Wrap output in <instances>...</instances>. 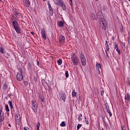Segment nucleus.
<instances>
[{"instance_id": "obj_9", "label": "nucleus", "mask_w": 130, "mask_h": 130, "mask_svg": "<svg viewBox=\"0 0 130 130\" xmlns=\"http://www.w3.org/2000/svg\"><path fill=\"white\" fill-rule=\"evenodd\" d=\"M58 6H60L62 8L63 11H67V6L66 4L63 3V1H62L60 3H59Z\"/></svg>"}, {"instance_id": "obj_3", "label": "nucleus", "mask_w": 130, "mask_h": 130, "mask_svg": "<svg viewBox=\"0 0 130 130\" xmlns=\"http://www.w3.org/2000/svg\"><path fill=\"white\" fill-rule=\"evenodd\" d=\"M72 61L74 66H78L79 64V58L75 53H72L71 55Z\"/></svg>"}, {"instance_id": "obj_62", "label": "nucleus", "mask_w": 130, "mask_h": 130, "mask_svg": "<svg viewBox=\"0 0 130 130\" xmlns=\"http://www.w3.org/2000/svg\"><path fill=\"white\" fill-rule=\"evenodd\" d=\"M128 2H130V0H128Z\"/></svg>"}, {"instance_id": "obj_28", "label": "nucleus", "mask_w": 130, "mask_h": 130, "mask_svg": "<svg viewBox=\"0 0 130 130\" xmlns=\"http://www.w3.org/2000/svg\"><path fill=\"white\" fill-rule=\"evenodd\" d=\"M3 89L4 90H8V84L7 83H5L3 86Z\"/></svg>"}, {"instance_id": "obj_34", "label": "nucleus", "mask_w": 130, "mask_h": 130, "mask_svg": "<svg viewBox=\"0 0 130 130\" xmlns=\"http://www.w3.org/2000/svg\"><path fill=\"white\" fill-rule=\"evenodd\" d=\"M39 98H40V99H41L42 102H44V97H43V96L40 95L39 96Z\"/></svg>"}, {"instance_id": "obj_51", "label": "nucleus", "mask_w": 130, "mask_h": 130, "mask_svg": "<svg viewBox=\"0 0 130 130\" xmlns=\"http://www.w3.org/2000/svg\"><path fill=\"white\" fill-rule=\"evenodd\" d=\"M37 66L39 67V62L38 61V60L37 61Z\"/></svg>"}, {"instance_id": "obj_1", "label": "nucleus", "mask_w": 130, "mask_h": 130, "mask_svg": "<svg viewBox=\"0 0 130 130\" xmlns=\"http://www.w3.org/2000/svg\"><path fill=\"white\" fill-rule=\"evenodd\" d=\"M96 16L99 18L100 28L104 30V31H106V29H107V22L105 20V18H104L103 13L102 11H99Z\"/></svg>"}, {"instance_id": "obj_45", "label": "nucleus", "mask_w": 130, "mask_h": 130, "mask_svg": "<svg viewBox=\"0 0 130 130\" xmlns=\"http://www.w3.org/2000/svg\"><path fill=\"white\" fill-rule=\"evenodd\" d=\"M79 117L78 118V121H81L82 120V118L80 116V115H78Z\"/></svg>"}, {"instance_id": "obj_64", "label": "nucleus", "mask_w": 130, "mask_h": 130, "mask_svg": "<svg viewBox=\"0 0 130 130\" xmlns=\"http://www.w3.org/2000/svg\"><path fill=\"white\" fill-rule=\"evenodd\" d=\"M2 0H0V1H1Z\"/></svg>"}, {"instance_id": "obj_43", "label": "nucleus", "mask_w": 130, "mask_h": 130, "mask_svg": "<svg viewBox=\"0 0 130 130\" xmlns=\"http://www.w3.org/2000/svg\"><path fill=\"white\" fill-rule=\"evenodd\" d=\"M116 51H117L118 54H119V55H120V54H121L120 50H119L118 48V49H116Z\"/></svg>"}, {"instance_id": "obj_41", "label": "nucleus", "mask_w": 130, "mask_h": 130, "mask_svg": "<svg viewBox=\"0 0 130 130\" xmlns=\"http://www.w3.org/2000/svg\"><path fill=\"white\" fill-rule=\"evenodd\" d=\"M18 71L20 72V73H18V74H23V69L22 68H19Z\"/></svg>"}, {"instance_id": "obj_35", "label": "nucleus", "mask_w": 130, "mask_h": 130, "mask_svg": "<svg viewBox=\"0 0 130 130\" xmlns=\"http://www.w3.org/2000/svg\"><path fill=\"white\" fill-rule=\"evenodd\" d=\"M70 5L71 6V9L73 10L74 8L73 7V0H69Z\"/></svg>"}, {"instance_id": "obj_14", "label": "nucleus", "mask_w": 130, "mask_h": 130, "mask_svg": "<svg viewBox=\"0 0 130 130\" xmlns=\"http://www.w3.org/2000/svg\"><path fill=\"white\" fill-rule=\"evenodd\" d=\"M125 102L126 103H128L130 101V95L128 93H127L126 95H125Z\"/></svg>"}, {"instance_id": "obj_52", "label": "nucleus", "mask_w": 130, "mask_h": 130, "mask_svg": "<svg viewBox=\"0 0 130 130\" xmlns=\"http://www.w3.org/2000/svg\"><path fill=\"white\" fill-rule=\"evenodd\" d=\"M7 97L10 98L11 97V93L8 94Z\"/></svg>"}, {"instance_id": "obj_58", "label": "nucleus", "mask_w": 130, "mask_h": 130, "mask_svg": "<svg viewBox=\"0 0 130 130\" xmlns=\"http://www.w3.org/2000/svg\"><path fill=\"white\" fill-rule=\"evenodd\" d=\"M80 115L81 117H82V114H80Z\"/></svg>"}, {"instance_id": "obj_36", "label": "nucleus", "mask_w": 130, "mask_h": 130, "mask_svg": "<svg viewBox=\"0 0 130 130\" xmlns=\"http://www.w3.org/2000/svg\"><path fill=\"white\" fill-rule=\"evenodd\" d=\"M39 127H40V122H38L37 123V129H39Z\"/></svg>"}, {"instance_id": "obj_26", "label": "nucleus", "mask_w": 130, "mask_h": 130, "mask_svg": "<svg viewBox=\"0 0 130 130\" xmlns=\"http://www.w3.org/2000/svg\"><path fill=\"white\" fill-rule=\"evenodd\" d=\"M53 1H54V4H55V5H59V4H60L62 1V0H53Z\"/></svg>"}, {"instance_id": "obj_4", "label": "nucleus", "mask_w": 130, "mask_h": 130, "mask_svg": "<svg viewBox=\"0 0 130 130\" xmlns=\"http://www.w3.org/2000/svg\"><path fill=\"white\" fill-rule=\"evenodd\" d=\"M31 109L35 113H37V109H38V104L36 101L31 100Z\"/></svg>"}, {"instance_id": "obj_12", "label": "nucleus", "mask_w": 130, "mask_h": 130, "mask_svg": "<svg viewBox=\"0 0 130 130\" xmlns=\"http://www.w3.org/2000/svg\"><path fill=\"white\" fill-rule=\"evenodd\" d=\"M102 119H103L104 124L106 126V129H108V128H109V125H108V123H107V122H106V120H105V117H102Z\"/></svg>"}, {"instance_id": "obj_49", "label": "nucleus", "mask_w": 130, "mask_h": 130, "mask_svg": "<svg viewBox=\"0 0 130 130\" xmlns=\"http://www.w3.org/2000/svg\"><path fill=\"white\" fill-rule=\"evenodd\" d=\"M130 42V35H129V36L128 37V42Z\"/></svg>"}, {"instance_id": "obj_60", "label": "nucleus", "mask_w": 130, "mask_h": 130, "mask_svg": "<svg viewBox=\"0 0 130 130\" xmlns=\"http://www.w3.org/2000/svg\"><path fill=\"white\" fill-rule=\"evenodd\" d=\"M107 119H108V121H109V118L108 117H107Z\"/></svg>"}, {"instance_id": "obj_23", "label": "nucleus", "mask_w": 130, "mask_h": 130, "mask_svg": "<svg viewBox=\"0 0 130 130\" xmlns=\"http://www.w3.org/2000/svg\"><path fill=\"white\" fill-rule=\"evenodd\" d=\"M5 109L7 112V114H10V109L9 108V105L8 104L5 105Z\"/></svg>"}, {"instance_id": "obj_54", "label": "nucleus", "mask_w": 130, "mask_h": 130, "mask_svg": "<svg viewBox=\"0 0 130 130\" xmlns=\"http://www.w3.org/2000/svg\"><path fill=\"white\" fill-rule=\"evenodd\" d=\"M8 125L10 126V127H11V124H9Z\"/></svg>"}, {"instance_id": "obj_29", "label": "nucleus", "mask_w": 130, "mask_h": 130, "mask_svg": "<svg viewBox=\"0 0 130 130\" xmlns=\"http://www.w3.org/2000/svg\"><path fill=\"white\" fill-rule=\"evenodd\" d=\"M57 62L58 66H61V64L62 63V61L61 60V59H59L57 61Z\"/></svg>"}, {"instance_id": "obj_40", "label": "nucleus", "mask_w": 130, "mask_h": 130, "mask_svg": "<svg viewBox=\"0 0 130 130\" xmlns=\"http://www.w3.org/2000/svg\"><path fill=\"white\" fill-rule=\"evenodd\" d=\"M114 49H118V44H114Z\"/></svg>"}, {"instance_id": "obj_47", "label": "nucleus", "mask_w": 130, "mask_h": 130, "mask_svg": "<svg viewBox=\"0 0 130 130\" xmlns=\"http://www.w3.org/2000/svg\"><path fill=\"white\" fill-rule=\"evenodd\" d=\"M101 95L102 96H103V95H104V90H103V91H101Z\"/></svg>"}, {"instance_id": "obj_56", "label": "nucleus", "mask_w": 130, "mask_h": 130, "mask_svg": "<svg viewBox=\"0 0 130 130\" xmlns=\"http://www.w3.org/2000/svg\"><path fill=\"white\" fill-rule=\"evenodd\" d=\"M11 17H12L13 18H14V15H11Z\"/></svg>"}, {"instance_id": "obj_59", "label": "nucleus", "mask_w": 130, "mask_h": 130, "mask_svg": "<svg viewBox=\"0 0 130 130\" xmlns=\"http://www.w3.org/2000/svg\"><path fill=\"white\" fill-rule=\"evenodd\" d=\"M47 0H43V2H46Z\"/></svg>"}, {"instance_id": "obj_22", "label": "nucleus", "mask_w": 130, "mask_h": 130, "mask_svg": "<svg viewBox=\"0 0 130 130\" xmlns=\"http://www.w3.org/2000/svg\"><path fill=\"white\" fill-rule=\"evenodd\" d=\"M8 104L10 106V109L14 108V105H13V102L12 101L8 102Z\"/></svg>"}, {"instance_id": "obj_15", "label": "nucleus", "mask_w": 130, "mask_h": 130, "mask_svg": "<svg viewBox=\"0 0 130 130\" xmlns=\"http://www.w3.org/2000/svg\"><path fill=\"white\" fill-rule=\"evenodd\" d=\"M13 14H14L15 16H18L19 17H20V16H21V13H19L17 11V9H15L13 10Z\"/></svg>"}, {"instance_id": "obj_16", "label": "nucleus", "mask_w": 130, "mask_h": 130, "mask_svg": "<svg viewBox=\"0 0 130 130\" xmlns=\"http://www.w3.org/2000/svg\"><path fill=\"white\" fill-rule=\"evenodd\" d=\"M21 123H22V118L21 117H19V118L16 119V124H18L19 125H20Z\"/></svg>"}, {"instance_id": "obj_11", "label": "nucleus", "mask_w": 130, "mask_h": 130, "mask_svg": "<svg viewBox=\"0 0 130 130\" xmlns=\"http://www.w3.org/2000/svg\"><path fill=\"white\" fill-rule=\"evenodd\" d=\"M41 35L43 39L46 40V34H45V29H44V28L41 29Z\"/></svg>"}, {"instance_id": "obj_27", "label": "nucleus", "mask_w": 130, "mask_h": 130, "mask_svg": "<svg viewBox=\"0 0 130 130\" xmlns=\"http://www.w3.org/2000/svg\"><path fill=\"white\" fill-rule=\"evenodd\" d=\"M105 107H106V109L107 111H109L110 110V109L109 108V105H108V103H106L105 104Z\"/></svg>"}, {"instance_id": "obj_61", "label": "nucleus", "mask_w": 130, "mask_h": 130, "mask_svg": "<svg viewBox=\"0 0 130 130\" xmlns=\"http://www.w3.org/2000/svg\"><path fill=\"white\" fill-rule=\"evenodd\" d=\"M101 130H104V128H102V129Z\"/></svg>"}, {"instance_id": "obj_44", "label": "nucleus", "mask_w": 130, "mask_h": 130, "mask_svg": "<svg viewBox=\"0 0 130 130\" xmlns=\"http://www.w3.org/2000/svg\"><path fill=\"white\" fill-rule=\"evenodd\" d=\"M15 117H16V118L18 119L19 117H21V115H20V114H17L16 115Z\"/></svg>"}, {"instance_id": "obj_33", "label": "nucleus", "mask_w": 130, "mask_h": 130, "mask_svg": "<svg viewBox=\"0 0 130 130\" xmlns=\"http://www.w3.org/2000/svg\"><path fill=\"white\" fill-rule=\"evenodd\" d=\"M60 126H62V127H64L66 126V122L65 121H62L60 124Z\"/></svg>"}, {"instance_id": "obj_46", "label": "nucleus", "mask_w": 130, "mask_h": 130, "mask_svg": "<svg viewBox=\"0 0 130 130\" xmlns=\"http://www.w3.org/2000/svg\"><path fill=\"white\" fill-rule=\"evenodd\" d=\"M13 20H14V21L18 20V17L17 16H15L14 18H13Z\"/></svg>"}, {"instance_id": "obj_63", "label": "nucleus", "mask_w": 130, "mask_h": 130, "mask_svg": "<svg viewBox=\"0 0 130 130\" xmlns=\"http://www.w3.org/2000/svg\"><path fill=\"white\" fill-rule=\"evenodd\" d=\"M37 130H39V129H37Z\"/></svg>"}, {"instance_id": "obj_57", "label": "nucleus", "mask_w": 130, "mask_h": 130, "mask_svg": "<svg viewBox=\"0 0 130 130\" xmlns=\"http://www.w3.org/2000/svg\"><path fill=\"white\" fill-rule=\"evenodd\" d=\"M129 45L130 46V42H128Z\"/></svg>"}, {"instance_id": "obj_25", "label": "nucleus", "mask_w": 130, "mask_h": 130, "mask_svg": "<svg viewBox=\"0 0 130 130\" xmlns=\"http://www.w3.org/2000/svg\"><path fill=\"white\" fill-rule=\"evenodd\" d=\"M72 95L73 98H75V97H77V92H76L74 89H73Z\"/></svg>"}, {"instance_id": "obj_13", "label": "nucleus", "mask_w": 130, "mask_h": 130, "mask_svg": "<svg viewBox=\"0 0 130 130\" xmlns=\"http://www.w3.org/2000/svg\"><path fill=\"white\" fill-rule=\"evenodd\" d=\"M48 6L49 7V14L51 16H52V15H53V10H52L50 3H48Z\"/></svg>"}, {"instance_id": "obj_39", "label": "nucleus", "mask_w": 130, "mask_h": 130, "mask_svg": "<svg viewBox=\"0 0 130 130\" xmlns=\"http://www.w3.org/2000/svg\"><path fill=\"white\" fill-rule=\"evenodd\" d=\"M24 85L25 87H28V86H29V82H28V81H25Z\"/></svg>"}, {"instance_id": "obj_53", "label": "nucleus", "mask_w": 130, "mask_h": 130, "mask_svg": "<svg viewBox=\"0 0 130 130\" xmlns=\"http://www.w3.org/2000/svg\"><path fill=\"white\" fill-rule=\"evenodd\" d=\"M30 34H31V35H34L35 34L34 32L33 31L30 32Z\"/></svg>"}, {"instance_id": "obj_30", "label": "nucleus", "mask_w": 130, "mask_h": 130, "mask_svg": "<svg viewBox=\"0 0 130 130\" xmlns=\"http://www.w3.org/2000/svg\"><path fill=\"white\" fill-rule=\"evenodd\" d=\"M84 118H85V122L86 123V124H87L88 125H89V119L86 118V116H84Z\"/></svg>"}, {"instance_id": "obj_5", "label": "nucleus", "mask_w": 130, "mask_h": 130, "mask_svg": "<svg viewBox=\"0 0 130 130\" xmlns=\"http://www.w3.org/2000/svg\"><path fill=\"white\" fill-rule=\"evenodd\" d=\"M80 57L82 66H83V67H86V57H85V55H84V53L81 52L80 54Z\"/></svg>"}, {"instance_id": "obj_20", "label": "nucleus", "mask_w": 130, "mask_h": 130, "mask_svg": "<svg viewBox=\"0 0 130 130\" xmlns=\"http://www.w3.org/2000/svg\"><path fill=\"white\" fill-rule=\"evenodd\" d=\"M5 120V117H4V112H3V115L2 113H0V122H3Z\"/></svg>"}, {"instance_id": "obj_31", "label": "nucleus", "mask_w": 130, "mask_h": 130, "mask_svg": "<svg viewBox=\"0 0 130 130\" xmlns=\"http://www.w3.org/2000/svg\"><path fill=\"white\" fill-rule=\"evenodd\" d=\"M37 78H38L37 75H34V76H33L34 80L35 81V82L36 83L37 82Z\"/></svg>"}, {"instance_id": "obj_37", "label": "nucleus", "mask_w": 130, "mask_h": 130, "mask_svg": "<svg viewBox=\"0 0 130 130\" xmlns=\"http://www.w3.org/2000/svg\"><path fill=\"white\" fill-rule=\"evenodd\" d=\"M82 124H78L77 126V130L80 129V128L82 127Z\"/></svg>"}, {"instance_id": "obj_32", "label": "nucleus", "mask_w": 130, "mask_h": 130, "mask_svg": "<svg viewBox=\"0 0 130 130\" xmlns=\"http://www.w3.org/2000/svg\"><path fill=\"white\" fill-rule=\"evenodd\" d=\"M65 76H66V78H67V79H68V78H69V71H66L65 72Z\"/></svg>"}, {"instance_id": "obj_2", "label": "nucleus", "mask_w": 130, "mask_h": 130, "mask_svg": "<svg viewBox=\"0 0 130 130\" xmlns=\"http://www.w3.org/2000/svg\"><path fill=\"white\" fill-rule=\"evenodd\" d=\"M12 25L17 34H20L21 35L23 34V31L21 30V27H20V24H19V23H18L17 21H13Z\"/></svg>"}, {"instance_id": "obj_7", "label": "nucleus", "mask_w": 130, "mask_h": 130, "mask_svg": "<svg viewBox=\"0 0 130 130\" xmlns=\"http://www.w3.org/2000/svg\"><path fill=\"white\" fill-rule=\"evenodd\" d=\"M105 47H106V50L105 51L106 55H107V57L108 58H109V55H108V53L107 52V51H109V49H110V48H109V45L108 44V41H106Z\"/></svg>"}, {"instance_id": "obj_6", "label": "nucleus", "mask_w": 130, "mask_h": 130, "mask_svg": "<svg viewBox=\"0 0 130 130\" xmlns=\"http://www.w3.org/2000/svg\"><path fill=\"white\" fill-rule=\"evenodd\" d=\"M66 42V37L61 35L59 38V43L60 45H62Z\"/></svg>"}, {"instance_id": "obj_8", "label": "nucleus", "mask_w": 130, "mask_h": 130, "mask_svg": "<svg viewBox=\"0 0 130 130\" xmlns=\"http://www.w3.org/2000/svg\"><path fill=\"white\" fill-rule=\"evenodd\" d=\"M60 99L63 100L64 102H66V99H67V94H66V93L63 92H61L60 93Z\"/></svg>"}, {"instance_id": "obj_42", "label": "nucleus", "mask_w": 130, "mask_h": 130, "mask_svg": "<svg viewBox=\"0 0 130 130\" xmlns=\"http://www.w3.org/2000/svg\"><path fill=\"white\" fill-rule=\"evenodd\" d=\"M107 112L109 114V116H110V117L112 116V113H111L110 110L108 111Z\"/></svg>"}, {"instance_id": "obj_21", "label": "nucleus", "mask_w": 130, "mask_h": 130, "mask_svg": "<svg viewBox=\"0 0 130 130\" xmlns=\"http://www.w3.org/2000/svg\"><path fill=\"white\" fill-rule=\"evenodd\" d=\"M7 51H6V49L3 48V47H0V53H2L3 54L6 53Z\"/></svg>"}, {"instance_id": "obj_24", "label": "nucleus", "mask_w": 130, "mask_h": 130, "mask_svg": "<svg viewBox=\"0 0 130 130\" xmlns=\"http://www.w3.org/2000/svg\"><path fill=\"white\" fill-rule=\"evenodd\" d=\"M63 25H64V23L62 21H60L58 22V26L59 27H63Z\"/></svg>"}, {"instance_id": "obj_48", "label": "nucleus", "mask_w": 130, "mask_h": 130, "mask_svg": "<svg viewBox=\"0 0 130 130\" xmlns=\"http://www.w3.org/2000/svg\"><path fill=\"white\" fill-rule=\"evenodd\" d=\"M24 130H30L28 127H24Z\"/></svg>"}, {"instance_id": "obj_19", "label": "nucleus", "mask_w": 130, "mask_h": 130, "mask_svg": "<svg viewBox=\"0 0 130 130\" xmlns=\"http://www.w3.org/2000/svg\"><path fill=\"white\" fill-rule=\"evenodd\" d=\"M101 64L98 63L96 64V70L99 71V74H100V70L99 69H101Z\"/></svg>"}, {"instance_id": "obj_10", "label": "nucleus", "mask_w": 130, "mask_h": 130, "mask_svg": "<svg viewBox=\"0 0 130 130\" xmlns=\"http://www.w3.org/2000/svg\"><path fill=\"white\" fill-rule=\"evenodd\" d=\"M16 78L18 81H22L23 80V75L22 73H17L16 75Z\"/></svg>"}, {"instance_id": "obj_55", "label": "nucleus", "mask_w": 130, "mask_h": 130, "mask_svg": "<svg viewBox=\"0 0 130 130\" xmlns=\"http://www.w3.org/2000/svg\"><path fill=\"white\" fill-rule=\"evenodd\" d=\"M123 44L124 47H125V44L123 43Z\"/></svg>"}, {"instance_id": "obj_18", "label": "nucleus", "mask_w": 130, "mask_h": 130, "mask_svg": "<svg viewBox=\"0 0 130 130\" xmlns=\"http://www.w3.org/2000/svg\"><path fill=\"white\" fill-rule=\"evenodd\" d=\"M90 17L92 20H96V15L94 13H90Z\"/></svg>"}, {"instance_id": "obj_50", "label": "nucleus", "mask_w": 130, "mask_h": 130, "mask_svg": "<svg viewBox=\"0 0 130 130\" xmlns=\"http://www.w3.org/2000/svg\"><path fill=\"white\" fill-rule=\"evenodd\" d=\"M122 130H125V126H123L121 127Z\"/></svg>"}, {"instance_id": "obj_17", "label": "nucleus", "mask_w": 130, "mask_h": 130, "mask_svg": "<svg viewBox=\"0 0 130 130\" xmlns=\"http://www.w3.org/2000/svg\"><path fill=\"white\" fill-rule=\"evenodd\" d=\"M24 5L27 8L30 7V1L29 0H24Z\"/></svg>"}, {"instance_id": "obj_38", "label": "nucleus", "mask_w": 130, "mask_h": 130, "mask_svg": "<svg viewBox=\"0 0 130 130\" xmlns=\"http://www.w3.org/2000/svg\"><path fill=\"white\" fill-rule=\"evenodd\" d=\"M28 68L29 69V70H31L32 69V64L31 63H28Z\"/></svg>"}]
</instances>
